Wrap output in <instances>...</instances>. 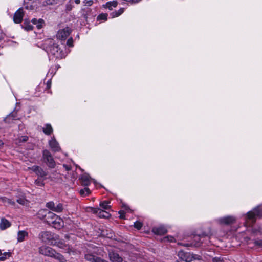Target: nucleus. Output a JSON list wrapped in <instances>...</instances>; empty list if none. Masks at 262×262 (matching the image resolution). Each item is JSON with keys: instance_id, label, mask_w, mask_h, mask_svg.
I'll list each match as a JSON object with an SVG mask.
<instances>
[{"instance_id": "48", "label": "nucleus", "mask_w": 262, "mask_h": 262, "mask_svg": "<svg viewBox=\"0 0 262 262\" xmlns=\"http://www.w3.org/2000/svg\"><path fill=\"white\" fill-rule=\"evenodd\" d=\"M58 165L60 166V167L62 166L63 167H64L67 171H69L71 169V166L68 165L63 164L62 165H61L60 164H58ZM60 168H61V167H60Z\"/></svg>"}, {"instance_id": "63", "label": "nucleus", "mask_w": 262, "mask_h": 262, "mask_svg": "<svg viewBox=\"0 0 262 262\" xmlns=\"http://www.w3.org/2000/svg\"><path fill=\"white\" fill-rule=\"evenodd\" d=\"M3 145V142L2 140H0V146Z\"/></svg>"}, {"instance_id": "18", "label": "nucleus", "mask_w": 262, "mask_h": 262, "mask_svg": "<svg viewBox=\"0 0 262 262\" xmlns=\"http://www.w3.org/2000/svg\"><path fill=\"white\" fill-rule=\"evenodd\" d=\"M50 181L55 183H61L63 181L61 175L59 173L52 172L50 174Z\"/></svg>"}, {"instance_id": "55", "label": "nucleus", "mask_w": 262, "mask_h": 262, "mask_svg": "<svg viewBox=\"0 0 262 262\" xmlns=\"http://www.w3.org/2000/svg\"><path fill=\"white\" fill-rule=\"evenodd\" d=\"M25 8L27 9L32 10L33 9L34 7L32 5H27L26 6H25Z\"/></svg>"}, {"instance_id": "58", "label": "nucleus", "mask_w": 262, "mask_h": 262, "mask_svg": "<svg viewBox=\"0 0 262 262\" xmlns=\"http://www.w3.org/2000/svg\"><path fill=\"white\" fill-rule=\"evenodd\" d=\"M80 0H74V3L77 5H78L80 3Z\"/></svg>"}, {"instance_id": "39", "label": "nucleus", "mask_w": 262, "mask_h": 262, "mask_svg": "<svg viewBox=\"0 0 262 262\" xmlns=\"http://www.w3.org/2000/svg\"><path fill=\"white\" fill-rule=\"evenodd\" d=\"M89 209L92 212H93L94 214H97V215H98L99 211L100 210V209L99 208L95 207H90Z\"/></svg>"}, {"instance_id": "34", "label": "nucleus", "mask_w": 262, "mask_h": 262, "mask_svg": "<svg viewBox=\"0 0 262 262\" xmlns=\"http://www.w3.org/2000/svg\"><path fill=\"white\" fill-rule=\"evenodd\" d=\"M43 158L44 161L46 162H49V151L47 150H45L43 152Z\"/></svg>"}, {"instance_id": "62", "label": "nucleus", "mask_w": 262, "mask_h": 262, "mask_svg": "<svg viewBox=\"0 0 262 262\" xmlns=\"http://www.w3.org/2000/svg\"><path fill=\"white\" fill-rule=\"evenodd\" d=\"M46 206L48 207V208H49V202H48L46 203Z\"/></svg>"}, {"instance_id": "33", "label": "nucleus", "mask_w": 262, "mask_h": 262, "mask_svg": "<svg viewBox=\"0 0 262 262\" xmlns=\"http://www.w3.org/2000/svg\"><path fill=\"white\" fill-rule=\"evenodd\" d=\"M124 12V8H121L119 9L117 11H115L112 13L111 15L112 17H118L122 14Z\"/></svg>"}, {"instance_id": "25", "label": "nucleus", "mask_w": 262, "mask_h": 262, "mask_svg": "<svg viewBox=\"0 0 262 262\" xmlns=\"http://www.w3.org/2000/svg\"><path fill=\"white\" fill-rule=\"evenodd\" d=\"M39 47L45 51H46L48 54L49 48V40L47 39L44 41L43 42L39 43L38 45Z\"/></svg>"}, {"instance_id": "59", "label": "nucleus", "mask_w": 262, "mask_h": 262, "mask_svg": "<svg viewBox=\"0 0 262 262\" xmlns=\"http://www.w3.org/2000/svg\"><path fill=\"white\" fill-rule=\"evenodd\" d=\"M46 89H49V80H47L46 82Z\"/></svg>"}, {"instance_id": "11", "label": "nucleus", "mask_w": 262, "mask_h": 262, "mask_svg": "<svg viewBox=\"0 0 262 262\" xmlns=\"http://www.w3.org/2000/svg\"><path fill=\"white\" fill-rule=\"evenodd\" d=\"M51 236V235L50 234V245H57L60 248L66 247V243L62 241H60L57 235H53L52 238Z\"/></svg>"}, {"instance_id": "22", "label": "nucleus", "mask_w": 262, "mask_h": 262, "mask_svg": "<svg viewBox=\"0 0 262 262\" xmlns=\"http://www.w3.org/2000/svg\"><path fill=\"white\" fill-rule=\"evenodd\" d=\"M48 244H44L42 245L39 248V253L42 255L45 256L49 255V247L48 245Z\"/></svg>"}, {"instance_id": "9", "label": "nucleus", "mask_w": 262, "mask_h": 262, "mask_svg": "<svg viewBox=\"0 0 262 262\" xmlns=\"http://www.w3.org/2000/svg\"><path fill=\"white\" fill-rule=\"evenodd\" d=\"M24 11L22 8H19L14 13L13 16V21L16 24L20 23L24 17Z\"/></svg>"}, {"instance_id": "2", "label": "nucleus", "mask_w": 262, "mask_h": 262, "mask_svg": "<svg viewBox=\"0 0 262 262\" xmlns=\"http://www.w3.org/2000/svg\"><path fill=\"white\" fill-rule=\"evenodd\" d=\"M50 53L57 59H62L67 55L65 47L61 48L57 44L50 46Z\"/></svg>"}, {"instance_id": "57", "label": "nucleus", "mask_w": 262, "mask_h": 262, "mask_svg": "<svg viewBox=\"0 0 262 262\" xmlns=\"http://www.w3.org/2000/svg\"><path fill=\"white\" fill-rule=\"evenodd\" d=\"M28 140V137L27 136H23L22 137V141H27Z\"/></svg>"}, {"instance_id": "23", "label": "nucleus", "mask_w": 262, "mask_h": 262, "mask_svg": "<svg viewBox=\"0 0 262 262\" xmlns=\"http://www.w3.org/2000/svg\"><path fill=\"white\" fill-rule=\"evenodd\" d=\"M28 236L27 232L22 230L19 231L17 233V241L21 242L24 241L25 237Z\"/></svg>"}, {"instance_id": "40", "label": "nucleus", "mask_w": 262, "mask_h": 262, "mask_svg": "<svg viewBox=\"0 0 262 262\" xmlns=\"http://www.w3.org/2000/svg\"><path fill=\"white\" fill-rule=\"evenodd\" d=\"M50 168H54L56 166V162L50 155Z\"/></svg>"}, {"instance_id": "12", "label": "nucleus", "mask_w": 262, "mask_h": 262, "mask_svg": "<svg viewBox=\"0 0 262 262\" xmlns=\"http://www.w3.org/2000/svg\"><path fill=\"white\" fill-rule=\"evenodd\" d=\"M50 257H53L59 262H67L66 259L61 254L57 253L55 250L50 248Z\"/></svg>"}, {"instance_id": "15", "label": "nucleus", "mask_w": 262, "mask_h": 262, "mask_svg": "<svg viewBox=\"0 0 262 262\" xmlns=\"http://www.w3.org/2000/svg\"><path fill=\"white\" fill-rule=\"evenodd\" d=\"M79 180H80L82 185L85 186H88L91 183V177L86 173L82 174L80 177Z\"/></svg>"}, {"instance_id": "37", "label": "nucleus", "mask_w": 262, "mask_h": 262, "mask_svg": "<svg viewBox=\"0 0 262 262\" xmlns=\"http://www.w3.org/2000/svg\"><path fill=\"white\" fill-rule=\"evenodd\" d=\"M10 253L8 252H4L2 254V255L0 257V260L1 261H4L5 260L7 257H10Z\"/></svg>"}, {"instance_id": "19", "label": "nucleus", "mask_w": 262, "mask_h": 262, "mask_svg": "<svg viewBox=\"0 0 262 262\" xmlns=\"http://www.w3.org/2000/svg\"><path fill=\"white\" fill-rule=\"evenodd\" d=\"M80 12L81 13V17L83 18L85 21H87L89 16L91 14L92 10L89 8H82Z\"/></svg>"}, {"instance_id": "32", "label": "nucleus", "mask_w": 262, "mask_h": 262, "mask_svg": "<svg viewBox=\"0 0 262 262\" xmlns=\"http://www.w3.org/2000/svg\"><path fill=\"white\" fill-rule=\"evenodd\" d=\"M95 257L96 256L89 253L85 254L84 255V258L90 262H94Z\"/></svg>"}, {"instance_id": "54", "label": "nucleus", "mask_w": 262, "mask_h": 262, "mask_svg": "<svg viewBox=\"0 0 262 262\" xmlns=\"http://www.w3.org/2000/svg\"><path fill=\"white\" fill-rule=\"evenodd\" d=\"M119 213L120 214V217L121 219H123L124 218V216H123V214H124V211H122V210H120L119 211Z\"/></svg>"}, {"instance_id": "35", "label": "nucleus", "mask_w": 262, "mask_h": 262, "mask_svg": "<svg viewBox=\"0 0 262 262\" xmlns=\"http://www.w3.org/2000/svg\"><path fill=\"white\" fill-rule=\"evenodd\" d=\"M107 18V14L106 13H102L99 14L97 17L98 20H106Z\"/></svg>"}, {"instance_id": "56", "label": "nucleus", "mask_w": 262, "mask_h": 262, "mask_svg": "<svg viewBox=\"0 0 262 262\" xmlns=\"http://www.w3.org/2000/svg\"><path fill=\"white\" fill-rule=\"evenodd\" d=\"M31 22L34 24V25H36L37 22H38V20L36 18H33L32 20H31Z\"/></svg>"}, {"instance_id": "31", "label": "nucleus", "mask_w": 262, "mask_h": 262, "mask_svg": "<svg viewBox=\"0 0 262 262\" xmlns=\"http://www.w3.org/2000/svg\"><path fill=\"white\" fill-rule=\"evenodd\" d=\"M74 0H70L66 5V10L67 12L70 11L74 7Z\"/></svg>"}, {"instance_id": "4", "label": "nucleus", "mask_w": 262, "mask_h": 262, "mask_svg": "<svg viewBox=\"0 0 262 262\" xmlns=\"http://www.w3.org/2000/svg\"><path fill=\"white\" fill-rule=\"evenodd\" d=\"M71 32V29L69 27H66L59 30L57 34V38L61 40H65Z\"/></svg>"}, {"instance_id": "51", "label": "nucleus", "mask_w": 262, "mask_h": 262, "mask_svg": "<svg viewBox=\"0 0 262 262\" xmlns=\"http://www.w3.org/2000/svg\"><path fill=\"white\" fill-rule=\"evenodd\" d=\"M9 201L7 202V204H9L11 205H14L15 204L14 201H12L11 199H9Z\"/></svg>"}, {"instance_id": "36", "label": "nucleus", "mask_w": 262, "mask_h": 262, "mask_svg": "<svg viewBox=\"0 0 262 262\" xmlns=\"http://www.w3.org/2000/svg\"><path fill=\"white\" fill-rule=\"evenodd\" d=\"M44 24V20L42 19H39L36 24V27L37 29H40L43 27Z\"/></svg>"}, {"instance_id": "30", "label": "nucleus", "mask_w": 262, "mask_h": 262, "mask_svg": "<svg viewBox=\"0 0 262 262\" xmlns=\"http://www.w3.org/2000/svg\"><path fill=\"white\" fill-rule=\"evenodd\" d=\"M23 27L25 30L28 31L32 30L33 29V26L31 25L27 20H25Z\"/></svg>"}, {"instance_id": "41", "label": "nucleus", "mask_w": 262, "mask_h": 262, "mask_svg": "<svg viewBox=\"0 0 262 262\" xmlns=\"http://www.w3.org/2000/svg\"><path fill=\"white\" fill-rule=\"evenodd\" d=\"M212 262H224V260L222 257H215L212 258Z\"/></svg>"}, {"instance_id": "21", "label": "nucleus", "mask_w": 262, "mask_h": 262, "mask_svg": "<svg viewBox=\"0 0 262 262\" xmlns=\"http://www.w3.org/2000/svg\"><path fill=\"white\" fill-rule=\"evenodd\" d=\"M11 226L10 222L5 218H2L0 222V228L1 230H5Z\"/></svg>"}, {"instance_id": "28", "label": "nucleus", "mask_w": 262, "mask_h": 262, "mask_svg": "<svg viewBox=\"0 0 262 262\" xmlns=\"http://www.w3.org/2000/svg\"><path fill=\"white\" fill-rule=\"evenodd\" d=\"M98 216L100 218L107 219L111 216V214L107 211H106L103 209H100Z\"/></svg>"}, {"instance_id": "7", "label": "nucleus", "mask_w": 262, "mask_h": 262, "mask_svg": "<svg viewBox=\"0 0 262 262\" xmlns=\"http://www.w3.org/2000/svg\"><path fill=\"white\" fill-rule=\"evenodd\" d=\"M108 255L111 262H122L123 261V258L115 251L109 250Z\"/></svg>"}, {"instance_id": "38", "label": "nucleus", "mask_w": 262, "mask_h": 262, "mask_svg": "<svg viewBox=\"0 0 262 262\" xmlns=\"http://www.w3.org/2000/svg\"><path fill=\"white\" fill-rule=\"evenodd\" d=\"M134 226L135 228L138 230H140L142 228L143 224L141 222L137 221L134 222Z\"/></svg>"}, {"instance_id": "13", "label": "nucleus", "mask_w": 262, "mask_h": 262, "mask_svg": "<svg viewBox=\"0 0 262 262\" xmlns=\"http://www.w3.org/2000/svg\"><path fill=\"white\" fill-rule=\"evenodd\" d=\"M63 210V205L60 203L57 204L50 201V210L56 212H61Z\"/></svg>"}, {"instance_id": "42", "label": "nucleus", "mask_w": 262, "mask_h": 262, "mask_svg": "<svg viewBox=\"0 0 262 262\" xmlns=\"http://www.w3.org/2000/svg\"><path fill=\"white\" fill-rule=\"evenodd\" d=\"M67 45L69 47H73V39L72 37L69 38L67 41Z\"/></svg>"}, {"instance_id": "29", "label": "nucleus", "mask_w": 262, "mask_h": 262, "mask_svg": "<svg viewBox=\"0 0 262 262\" xmlns=\"http://www.w3.org/2000/svg\"><path fill=\"white\" fill-rule=\"evenodd\" d=\"M90 193L91 191L90 189L88 187H87V186H86L85 188L81 189L79 191L80 194L81 195V196L83 197L89 195L90 194Z\"/></svg>"}, {"instance_id": "3", "label": "nucleus", "mask_w": 262, "mask_h": 262, "mask_svg": "<svg viewBox=\"0 0 262 262\" xmlns=\"http://www.w3.org/2000/svg\"><path fill=\"white\" fill-rule=\"evenodd\" d=\"M63 226L62 219L56 216L54 213L50 212V227L60 229Z\"/></svg>"}, {"instance_id": "64", "label": "nucleus", "mask_w": 262, "mask_h": 262, "mask_svg": "<svg viewBox=\"0 0 262 262\" xmlns=\"http://www.w3.org/2000/svg\"><path fill=\"white\" fill-rule=\"evenodd\" d=\"M2 254H3V253H2V251L0 250V257L2 255Z\"/></svg>"}, {"instance_id": "8", "label": "nucleus", "mask_w": 262, "mask_h": 262, "mask_svg": "<svg viewBox=\"0 0 262 262\" xmlns=\"http://www.w3.org/2000/svg\"><path fill=\"white\" fill-rule=\"evenodd\" d=\"M178 256L179 259L186 262H190L192 261V256H191V253L189 252L181 250L178 252Z\"/></svg>"}, {"instance_id": "46", "label": "nucleus", "mask_w": 262, "mask_h": 262, "mask_svg": "<svg viewBox=\"0 0 262 262\" xmlns=\"http://www.w3.org/2000/svg\"><path fill=\"white\" fill-rule=\"evenodd\" d=\"M254 244L256 246H258L259 247H262V239L255 240L254 242Z\"/></svg>"}, {"instance_id": "14", "label": "nucleus", "mask_w": 262, "mask_h": 262, "mask_svg": "<svg viewBox=\"0 0 262 262\" xmlns=\"http://www.w3.org/2000/svg\"><path fill=\"white\" fill-rule=\"evenodd\" d=\"M152 231L155 234L161 235L166 234L167 230L164 226H159L153 227Z\"/></svg>"}, {"instance_id": "26", "label": "nucleus", "mask_w": 262, "mask_h": 262, "mask_svg": "<svg viewBox=\"0 0 262 262\" xmlns=\"http://www.w3.org/2000/svg\"><path fill=\"white\" fill-rule=\"evenodd\" d=\"M118 5V2L116 1H109L107 2L104 6L105 8L109 9L110 10H112L113 8H115L117 7Z\"/></svg>"}, {"instance_id": "27", "label": "nucleus", "mask_w": 262, "mask_h": 262, "mask_svg": "<svg viewBox=\"0 0 262 262\" xmlns=\"http://www.w3.org/2000/svg\"><path fill=\"white\" fill-rule=\"evenodd\" d=\"M110 203L111 202L109 201H104L100 203V206L103 210H108L111 208Z\"/></svg>"}, {"instance_id": "6", "label": "nucleus", "mask_w": 262, "mask_h": 262, "mask_svg": "<svg viewBox=\"0 0 262 262\" xmlns=\"http://www.w3.org/2000/svg\"><path fill=\"white\" fill-rule=\"evenodd\" d=\"M18 110L15 108L11 113L8 115L4 119V121L8 124L12 123L14 120H19L20 118L17 115Z\"/></svg>"}, {"instance_id": "53", "label": "nucleus", "mask_w": 262, "mask_h": 262, "mask_svg": "<svg viewBox=\"0 0 262 262\" xmlns=\"http://www.w3.org/2000/svg\"><path fill=\"white\" fill-rule=\"evenodd\" d=\"M40 180H36L35 181V183L39 186H41L43 185V184H42V182H40Z\"/></svg>"}, {"instance_id": "61", "label": "nucleus", "mask_w": 262, "mask_h": 262, "mask_svg": "<svg viewBox=\"0 0 262 262\" xmlns=\"http://www.w3.org/2000/svg\"><path fill=\"white\" fill-rule=\"evenodd\" d=\"M125 1H127V2H132V3L135 2V0H125Z\"/></svg>"}, {"instance_id": "50", "label": "nucleus", "mask_w": 262, "mask_h": 262, "mask_svg": "<svg viewBox=\"0 0 262 262\" xmlns=\"http://www.w3.org/2000/svg\"><path fill=\"white\" fill-rule=\"evenodd\" d=\"M1 200L5 204H7V202L9 201V198H7L6 197L3 196L0 198Z\"/></svg>"}, {"instance_id": "10", "label": "nucleus", "mask_w": 262, "mask_h": 262, "mask_svg": "<svg viewBox=\"0 0 262 262\" xmlns=\"http://www.w3.org/2000/svg\"><path fill=\"white\" fill-rule=\"evenodd\" d=\"M219 223L221 224L230 225L234 224L236 221V219L233 216H227L220 218L219 220Z\"/></svg>"}, {"instance_id": "60", "label": "nucleus", "mask_w": 262, "mask_h": 262, "mask_svg": "<svg viewBox=\"0 0 262 262\" xmlns=\"http://www.w3.org/2000/svg\"><path fill=\"white\" fill-rule=\"evenodd\" d=\"M50 134H51V133L53 132V129H52V128L51 125H50Z\"/></svg>"}, {"instance_id": "49", "label": "nucleus", "mask_w": 262, "mask_h": 262, "mask_svg": "<svg viewBox=\"0 0 262 262\" xmlns=\"http://www.w3.org/2000/svg\"><path fill=\"white\" fill-rule=\"evenodd\" d=\"M43 132L46 135H49V124H47L46 125V128H43Z\"/></svg>"}, {"instance_id": "24", "label": "nucleus", "mask_w": 262, "mask_h": 262, "mask_svg": "<svg viewBox=\"0 0 262 262\" xmlns=\"http://www.w3.org/2000/svg\"><path fill=\"white\" fill-rule=\"evenodd\" d=\"M32 168L34 171L40 177H43L46 175L45 172L40 167L38 166H34Z\"/></svg>"}, {"instance_id": "17", "label": "nucleus", "mask_w": 262, "mask_h": 262, "mask_svg": "<svg viewBox=\"0 0 262 262\" xmlns=\"http://www.w3.org/2000/svg\"><path fill=\"white\" fill-rule=\"evenodd\" d=\"M39 238L43 244L49 243V233L48 231L41 232L39 235Z\"/></svg>"}, {"instance_id": "44", "label": "nucleus", "mask_w": 262, "mask_h": 262, "mask_svg": "<svg viewBox=\"0 0 262 262\" xmlns=\"http://www.w3.org/2000/svg\"><path fill=\"white\" fill-rule=\"evenodd\" d=\"M94 262H108L107 260L103 259L101 257L96 256Z\"/></svg>"}, {"instance_id": "43", "label": "nucleus", "mask_w": 262, "mask_h": 262, "mask_svg": "<svg viewBox=\"0 0 262 262\" xmlns=\"http://www.w3.org/2000/svg\"><path fill=\"white\" fill-rule=\"evenodd\" d=\"M83 3L85 6H91L93 4L94 2L93 0H84Z\"/></svg>"}, {"instance_id": "5", "label": "nucleus", "mask_w": 262, "mask_h": 262, "mask_svg": "<svg viewBox=\"0 0 262 262\" xmlns=\"http://www.w3.org/2000/svg\"><path fill=\"white\" fill-rule=\"evenodd\" d=\"M247 217L250 220H254L256 217L262 218V208L257 207L253 211L248 212Z\"/></svg>"}, {"instance_id": "47", "label": "nucleus", "mask_w": 262, "mask_h": 262, "mask_svg": "<svg viewBox=\"0 0 262 262\" xmlns=\"http://www.w3.org/2000/svg\"><path fill=\"white\" fill-rule=\"evenodd\" d=\"M26 200L24 198H19L17 200V202L21 205H24L25 204Z\"/></svg>"}, {"instance_id": "52", "label": "nucleus", "mask_w": 262, "mask_h": 262, "mask_svg": "<svg viewBox=\"0 0 262 262\" xmlns=\"http://www.w3.org/2000/svg\"><path fill=\"white\" fill-rule=\"evenodd\" d=\"M165 239H167L168 241L170 242H172L174 241V238L172 236H167L165 237Z\"/></svg>"}, {"instance_id": "45", "label": "nucleus", "mask_w": 262, "mask_h": 262, "mask_svg": "<svg viewBox=\"0 0 262 262\" xmlns=\"http://www.w3.org/2000/svg\"><path fill=\"white\" fill-rule=\"evenodd\" d=\"M191 256H192V261L193 260H201L202 259V257L197 254H191Z\"/></svg>"}, {"instance_id": "1", "label": "nucleus", "mask_w": 262, "mask_h": 262, "mask_svg": "<svg viewBox=\"0 0 262 262\" xmlns=\"http://www.w3.org/2000/svg\"><path fill=\"white\" fill-rule=\"evenodd\" d=\"M211 235L212 234L210 231L207 233H203L201 234L194 235L193 242L180 244L185 247H200L204 243L207 245L211 243L210 239Z\"/></svg>"}, {"instance_id": "20", "label": "nucleus", "mask_w": 262, "mask_h": 262, "mask_svg": "<svg viewBox=\"0 0 262 262\" xmlns=\"http://www.w3.org/2000/svg\"><path fill=\"white\" fill-rule=\"evenodd\" d=\"M49 213V211L47 209H40L38 212L37 215L38 218L41 220H44L45 222H48L46 220V217L47 214Z\"/></svg>"}, {"instance_id": "16", "label": "nucleus", "mask_w": 262, "mask_h": 262, "mask_svg": "<svg viewBox=\"0 0 262 262\" xmlns=\"http://www.w3.org/2000/svg\"><path fill=\"white\" fill-rule=\"evenodd\" d=\"M50 148L52 151L54 152H59L61 150V149L59 145L58 142L54 138H52L50 140Z\"/></svg>"}]
</instances>
